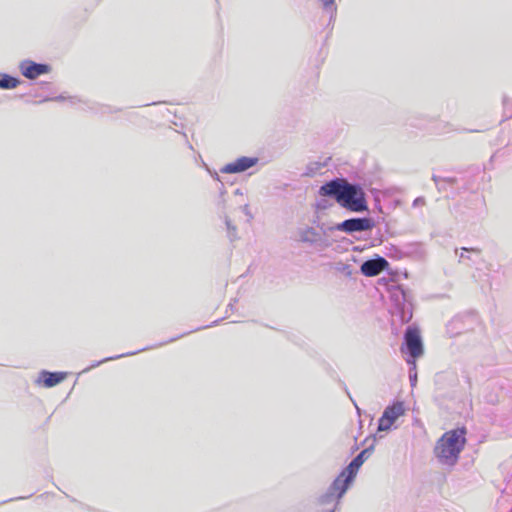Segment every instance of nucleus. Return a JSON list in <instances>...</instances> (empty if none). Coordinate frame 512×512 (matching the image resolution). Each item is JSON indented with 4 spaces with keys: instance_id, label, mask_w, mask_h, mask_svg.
I'll return each instance as SVG.
<instances>
[{
    "instance_id": "obj_13",
    "label": "nucleus",
    "mask_w": 512,
    "mask_h": 512,
    "mask_svg": "<svg viewBox=\"0 0 512 512\" xmlns=\"http://www.w3.org/2000/svg\"><path fill=\"white\" fill-rule=\"evenodd\" d=\"M330 512H334L333 510H331Z\"/></svg>"
},
{
    "instance_id": "obj_8",
    "label": "nucleus",
    "mask_w": 512,
    "mask_h": 512,
    "mask_svg": "<svg viewBox=\"0 0 512 512\" xmlns=\"http://www.w3.org/2000/svg\"><path fill=\"white\" fill-rule=\"evenodd\" d=\"M22 74L28 79H35L42 74L49 72V66L38 64L32 61H25L20 65Z\"/></svg>"
},
{
    "instance_id": "obj_10",
    "label": "nucleus",
    "mask_w": 512,
    "mask_h": 512,
    "mask_svg": "<svg viewBox=\"0 0 512 512\" xmlns=\"http://www.w3.org/2000/svg\"><path fill=\"white\" fill-rule=\"evenodd\" d=\"M66 378V373L64 372H47L44 371L41 373V380L45 387H53L61 383Z\"/></svg>"
},
{
    "instance_id": "obj_2",
    "label": "nucleus",
    "mask_w": 512,
    "mask_h": 512,
    "mask_svg": "<svg viewBox=\"0 0 512 512\" xmlns=\"http://www.w3.org/2000/svg\"><path fill=\"white\" fill-rule=\"evenodd\" d=\"M466 434L467 430L465 427L445 432L438 439L434 448L437 459L444 464L455 465L466 445Z\"/></svg>"
},
{
    "instance_id": "obj_1",
    "label": "nucleus",
    "mask_w": 512,
    "mask_h": 512,
    "mask_svg": "<svg viewBox=\"0 0 512 512\" xmlns=\"http://www.w3.org/2000/svg\"><path fill=\"white\" fill-rule=\"evenodd\" d=\"M319 194L334 197L341 207L352 212H364L368 209L363 189L348 183L345 179L325 183L320 187Z\"/></svg>"
},
{
    "instance_id": "obj_12",
    "label": "nucleus",
    "mask_w": 512,
    "mask_h": 512,
    "mask_svg": "<svg viewBox=\"0 0 512 512\" xmlns=\"http://www.w3.org/2000/svg\"><path fill=\"white\" fill-rule=\"evenodd\" d=\"M325 7L333 4L334 0H320Z\"/></svg>"
},
{
    "instance_id": "obj_3",
    "label": "nucleus",
    "mask_w": 512,
    "mask_h": 512,
    "mask_svg": "<svg viewBox=\"0 0 512 512\" xmlns=\"http://www.w3.org/2000/svg\"><path fill=\"white\" fill-rule=\"evenodd\" d=\"M367 450H363L359 453L351 463L338 475V477L334 480L332 485L329 488V492L324 497V500L327 501L330 498L339 500L347 491L350 483L354 480L359 468L365 461V454Z\"/></svg>"
},
{
    "instance_id": "obj_6",
    "label": "nucleus",
    "mask_w": 512,
    "mask_h": 512,
    "mask_svg": "<svg viewBox=\"0 0 512 512\" xmlns=\"http://www.w3.org/2000/svg\"><path fill=\"white\" fill-rule=\"evenodd\" d=\"M374 223L369 218H352L343 221L337 225V229L346 233L361 232L371 230Z\"/></svg>"
},
{
    "instance_id": "obj_7",
    "label": "nucleus",
    "mask_w": 512,
    "mask_h": 512,
    "mask_svg": "<svg viewBox=\"0 0 512 512\" xmlns=\"http://www.w3.org/2000/svg\"><path fill=\"white\" fill-rule=\"evenodd\" d=\"M389 263L386 259L379 257L377 259H371L365 261L361 265V272L363 275L367 277H374L379 275L382 271H384L388 267Z\"/></svg>"
},
{
    "instance_id": "obj_9",
    "label": "nucleus",
    "mask_w": 512,
    "mask_h": 512,
    "mask_svg": "<svg viewBox=\"0 0 512 512\" xmlns=\"http://www.w3.org/2000/svg\"><path fill=\"white\" fill-rule=\"evenodd\" d=\"M257 163L256 158H250V157H241L237 159L236 161L229 163L225 165L221 171L223 173H239L243 172L251 167H253Z\"/></svg>"
},
{
    "instance_id": "obj_5",
    "label": "nucleus",
    "mask_w": 512,
    "mask_h": 512,
    "mask_svg": "<svg viewBox=\"0 0 512 512\" xmlns=\"http://www.w3.org/2000/svg\"><path fill=\"white\" fill-rule=\"evenodd\" d=\"M405 413V408L402 402H395L388 406L379 419L378 429L386 431L391 428L394 422Z\"/></svg>"
},
{
    "instance_id": "obj_11",
    "label": "nucleus",
    "mask_w": 512,
    "mask_h": 512,
    "mask_svg": "<svg viewBox=\"0 0 512 512\" xmlns=\"http://www.w3.org/2000/svg\"><path fill=\"white\" fill-rule=\"evenodd\" d=\"M20 81L8 74L0 73V88L13 89L19 85Z\"/></svg>"
},
{
    "instance_id": "obj_4",
    "label": "nucleus",
    "mask_w": 512,
    "mask_h": 512,
    "mask_svg": "<svg viewBox=\"0 0 512 512\" xmlns=\"http://www.w3.org/2000/svg\"><path fill=\"white\" fill-rule=\"evenodd\" d=\"M402 352H407L406 362L416 370V360L424 354V347L420 331L415 327H408L404 334V344L401 347Z\"/></svg>"
}]
</instances>
